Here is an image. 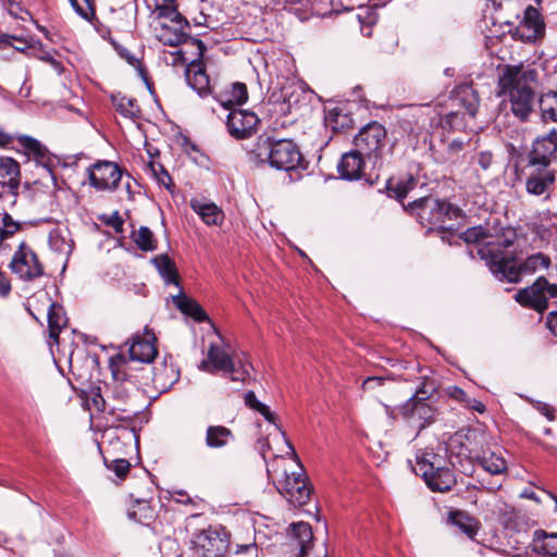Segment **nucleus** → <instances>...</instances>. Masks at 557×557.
Listing matches in <instances>:
<instances>
[{"instance_id": "1", "label": "nucleus", "mask_w": 557, "mask_h": 557, "mask_svg": "<svg viewBox=\"0 0 557 557\" xmlns=\"http://www.w3.org/2000/svg\"><path fill=\"white\" fill-rule=\"evenodd\" d=\"M491 238L479 247L478 255L485 260L490 271L498 281L517 283L522 275L533 274L539 270L547 269L550 264L549 258L540 252L518 263L505 251L513 244V237L496 236Z\"/></svg>"}, {"instance_id": "2", "label": "nucleus", "mask_w": 557, "mask_h": 557, "mask_svg": "<svg viewBox=\"0 0 557 557\" xmlns=\"http://www.w3.org/2000/svg\"><path fill=\"white\" fill-rule=\"evenodd\" d=\"M537 71L530 66L506 65L498 78L499 95L508 97L515 116L525 120L535 99Z\"/></svg>"}, {"instance_id": "3", "label": "nucleus", "mask_w": 557, "mask_h": 557, "mask_svg": "<svg viewBox=\"0 0 557 557\" xmlns=\"http://www.w3.org/2000/svg\"><path fill=\"white\" fill-rule=\"evenodd\" d=\"M251 158L260 164H268L277 171H285L292 176L298 170H305V159L299 147L290 139L259 137L251 150Z\"/></svg>"}, {"instance_id": "4", "label": "nucleus", "mask_w": 557, "mask_h": 557, "mask_svg": "<svg viewBox=\"0 0 557 557\" xmlns=\"http://www.w3.org/2000/svg\"><path fill=\"white\" fill-rule=\"evenodd\" d=\"M435 392V382L424 377L414 394L399 407L401 417L420 430L433 423L438 413L433 398Z\"/></svg>"}, {"instance_id": "5", "label": "nucleus", "mask_w": 557, "mask_h": 557, "mask_svg": "<svg viewBox=\"0 0 557 557\" xmlns=\"http://www.w3.org/2000/svg\"><path fill=\"white\" fill-rule=\"evenodd\" d=\"M417 474H420L426 486L433 492H448L456 484L453 471L444 465L441 456L431 450H424L417 455Z\"/></svg>"}, {"instance_id": "6", "label": "nucleus", "mask_w": 557, "mask_h": 557, "mask_svg": "<svg viewBox=\"0 0 557 557\" xmlns=\"http://www.w3.org/2000/svg\"><path fill=\"white\" fill-rule=\"evenodd\" d=\"M411 206L418 209L417 214L422 224L443 232L451 231L453 225L447 222L460 216V209L445 200L420 197Z\"/></svg>"}, {"instance_id": "7", "label": "nucleus", "mask_w": 557, "mask_h": 557, "mask_svg": "<svg viewBox=\"0 0 557 557\" xmlns=\"http://www.w3.org/2000/svg\"><path fill=\"white\" fill-rule=\"evenodd\" d=\"M201 369L210 373L222 372L230 374L232 381L245 383L249 377L251 364L243 363L240 360L235 362L226 346L211 344L208 349L207 359L201 362Z\"/></svg>"}, {"instance_id": "8", "label": "nucleus", "mask_w": 557, "mask_h": 557, "mask_svg": "<svg viewBox=\"0 0 557 557\" xmlns=\"http://www.w3.org/2000/svg\"><path fill=\"white\" fill-rule=\"evenodd\" d=\"M228 548V535L221 525H210L195 534L190 557H223Z\"/></svg>"}, {"instance_id": "9", "label": "nucleus", "mask_w": 557, "mask_h": 557, "mask_svg": "<svg viewBox=\"0 0 557 557\" xmlns=\"http://www.w3.org/2000/svg\"><path fill=\"white\" fill-rule=\"evenodd\" d=\"M450 101L457 110L447 113L445 120L454 128L465 127L463 120L466 115L473 119L480 107L476 90L468 84L457 86L451 91Z\"/></svg>"}, {"instance_id": "10", "label": "nucleus", "mask_w": 557, "mask_h": 557, "mask_svg": "<svg viewBox=\"0 0 557 557\" xmlns=\"http://www.w3.org/2000/svg\"><path fill=\"white\" fill-rule=\"evenodd\" d=\"M385 138V127L379 122L373 121L364 125L355 136L354 146L363 157L370 160L373 159L376 162L381 157Z\"/></svg>"}, {"instance_id": "11", "label": "nucleus", "mask_w": 557, "mask_h": 557, "mask_svg": "<svg viewBox=\"0 0 557 557\" xmlns=\"http://www.w3.org/2000/svg\"><path fill=\"white\" fill-rule=\"evenodd\" d=\"M553 298H557V284H549L544 276H540L531 286L519 290L515 296L520 305L537 312L546 310L548 300Z\"/></svg>"}, {"instance_id": "12", "label": "nucleus", "mask_w": 557, "mask_h": 557, "mask_svg": "<svg viewBox=\"0 0 557 557\" xmlns=\"http://www.w3.org/2000/svg\"><path fill=\"white\" fill-rule=\"evenodd\" d=\"M10 269L21 280L26 282L34 281L45 274L44 265L40 263L35 251L25 242L18 244V248L12 257Z\"/></svg>"}, {"instance_id": "13", "label": "nucleus", "mask_w": 557, "mask_h": 557, "mask_svg": "<svg viewBox=\"0 0 557 557\" xmlns=\"http://www.w3.org/2000/svg\"><path fill=\"white\" fill-rule=\"evenodd\" d=\"M277 491L294 506H302L307 504L310 497V488L307 484L306 478L296 472H284V478L278 480Z\"/></svg>"}, {"instance_id": "14", "label": "nucleus", "mask_w": 557, "mask_h": 557, "mask_svg": "<svg viewBox=\"0 0 557 557\" xmlns=\"http://www.w3.org/2000/svg\"><path fill=\"white\" fill-rule=\"evenodd\" d=\"M128 361L124 357L111 359L110 370L113 377V383L110 386L111 397L122 404H126L131 397V392L135 388V382L127 376L125 370Z\"/></svg>"}, {"instance_id": "15", "label": "nucleus", "mask_w": 557, "mask_h": 557, "mask_svg": "<svg viewBox=\"0 0 557 557\" xmlns=\"http://www.w3.org/2000/svg\"><path fill=\"white\" fill-rule=\"evenodd\" d=\"M121 177L122 172L119 165L111 161H98L88 168L90 185L99 190L115 189Z\"/></svg>"}, {"instance_id": "16", "label": "nucleus", "mask_w": 557, "mask_h": 557, "mask_svg": "<svg viewBox=\"0 0 557 557\" xmlns=\"http://www.w3.org/2000/svg\"><path fill=\"white\" fill-rule=\"evenodd\" d=\"M556 153L557 132L553 129L533 141L532 150L529 153V163L531 165L547 168L550 162L556 159Z\"/></svg>"}, {"instance_id": "17", "label": "nucleus", "mask_w": 557, "mask_h": 557, "mask_svg": "<svg viewBox=\"0 0 557 557\" xmlns=\"http://www.w3.org/2000/svg\"><path fill=\"white\" fill-rule=\"evenodd\" d=\"M258 123L259 119L253 112L242 109L231 110L226 120L228 133L237 139L251 136Z\"/></svg>"}, {"instance_id": "18", "label": "nucleus", "mask_w": 557, "mask_h": 557, "mask_svg": "<svg viewBox=\"0 0 557 557\" xmlns=\"http://www.w3.org/2000/svg\"><path fill=\"white\" fill-rule=\"evenodd\" d=\"M545 24L541 13L529 5L523 13V18L516 28V34L523 41L534 42L544 35Z\"/></svg>"}, {"instance_id": "19", "label": "nucleus", "mask_w": 557, "mask_h": 557, "mask_svg": "<svg viewBox=\"0 0 557 557\" xmlns=\"http://www.w3.org/2000/svg\"><path fill=\"white\" fill-rule=\"evenodd\" d=\"M154 336L147 332L144 336L136 334L128 342V355L131 361L150 363L157 356Z\"/></svg>"}, {"instance_id": "20", "label": "nucleus", "mask_w": 557, "mask_h": 557, "mask_svg": "<svg viewBox=\"0 0 557 557\" xmlns=\"http://www.w3.org/2000/svg\"><path fill=\"white\" fill-rule=\"evenodd\" d=\"M21 147L25 150L28 158H33L35 162L46 169L50 174L54 168V157L49 152L39 140L27 135L17 137Z\"/></svg>"}, {"instance_id": "21", "label": "nucleus", "mask_w": 557, "mask_h": 557, "mask_svg": "<svg viewBox=\"0 0 557 557\" xmlns=\"http://www.w3.org/2000/svg\"><path fill=\"white\" fill-rule=\"evenodd\" d=\"M289 545L297 550L296 557H306L312 547V529L307 522H296L290 524L288 533Z\"/></svg>"}, {"instance_id": "22", "label": "nucleus", "mask_w": 557, "mask_h": 557, "mask_svg": "<svg viewBox=\"0 0 557 557\" xmlns=\"http://www.w3.org/2000/svg\"><path fill=\"white\" fill-rule=\"evenodd\" d=\"M190 208L208 226H220L223 224L225 214L214 202L205 199H191Z\"/></svg>"}, {"instance_id": "23", "label": "nucleus", "mask_w": 557, "mask_h": 557, "mask_svg": "<svg viewBox=\"0 0 557 557\" xmlns=\"http://www.w3.org/2000/svg\"><path fill=\"white\" fill-rule=\"evenodd\" d=\"M186 81L201 97L213 92L214 87L210 85L209 76L201 61H193L187 66Z\"/></svg>"}, {"instance_id": "24", "label": "nucleus", "mask_w": 557, "mask_h": 557, "mask_svg": "<svg viewBox=\"0 0 557 557\" xmlns=\"http://www.w3.org/2000/svg\"><path fill=\"white\" fill-rule=\"evenodd\" d=\"M363 158V154L359 153L357 149L344 153L337 165L341 178L347 181L359 180L364 165Z\"/></svg>"}, {"instance_id": "25", "label": "nucleus", "mask_w": 557, "mask_h": 557, "mask_svg": "<svg viewBox=\"0 0 557 557\" xmlns=\"http://www.w3.org/2000/svg\"><path fill=\"white\" fill-rule=\"evenodd\" d=\"M216 102L226 110H235L234 107L242 106L248 98L247 87L244 83H234L230 88L220 92H211Z\"/></svg>"}, {"instance_id": "26", "label": "nucleus", "mask_w": 557, "mask_h": 557, "mask_svg": "<svg viewBox=\"0 0 557 557\" xmlns=\"http://www.w3.org/2000/svg\"><path fill=\"white\" fill-rule=\"evenodd\" d=\"M465 143L455 138L450 141L443 143L441 148H431L433 159L440 164H456L463 156Z\"/></svg>"}, {"instance_id": "27", "label": "nucleus", "mask_w": 557, "mask_h": 557, "mask_svg": "<svg viewBox=\"0 0 557 557\" xmlns=\"http://www.w3.org/2000/svg\"><path fill=\"white\" fill-rule=\"evenodd\" d=\"M24 224L14 220L7 211L0 212V255H7L11 250L10 240L24 230Z\"/></svg>"}, {"instance_id": "28", "label": "nucleus", "mask_w": 557, "mask_h": 557, "mask_svg": "<svg viewBox=\"0 0 557 557\" xmlns=\"http://www.w3.org/2000/svg\"><path fill=\"white\" fill-rule=\"evenodd\" d=\"M20 163L11 157H0V186L16 194L20 187Z\"/></svg>"}, {"instance_id": "29", "label": "nucleus", "mask_w": 557, "mask_h": 557, "mask_svg": "<svg viewBox=\"0 0 557 557\" xmlns=\"http://www.w3.org/2000/svg\"><path fill=\"white\" fill-rule=\"evenodd\" d=\"M49 247L59 255H62L67 260L74 247V242L71 238L69 228L54 227L50 231L48 236Z\"/></svg>"}, {"instance_id": "30", "label": "nucleus", "mask_w": 557, "mask_h": 557, "mask_svg": "<svg viewBox=\"0 0 557 557\" xmlns=\"http://www.w3.org/2000/svg\"><path fill=\"white\" fill-rule=\"evenodd\" d=\"M173 302L183 314L191 318L195 322L200 323L209 320L201 306L196 300L183 294L182 287H180V293L173 296Z\"/></svg>"}, {"instance_id": "31", "label": "nucleus", "mask_w": 557, "mask_h": 557, "mask_svg": "<svg viewBox=\"0 0 557 557\" xmlns=\"http://www.w3.org/2000/svg\"><path fill=\"white\" fill-rule=\"evenodd\" d=\"M234 441V434L231 429L218 424L209 425L206 430L205 442L211 449H221Z\"/></svg>"}, {"instance_id": "32", "label": "nucleus", "mask_w": 557, "mask_h": 557, "mask_svg": "<svg viewBox=\"0 0 557 557\" xmlns=\"http://www.w3.org/2000/svg\"><path fill=\"white\" fill-rule=\"evenodd\" d=\"M532 550L536 554L557 556V533H547L543 530H536L531 543Z\"/></svg>"}, {"instance_id": "33", "label": "nucleus", "mask_w": 557, "mask_h": 557, "mask_svg": "<svg viewBox=\"0 0 557 557\" xmlns=\"http://www.w3.org/2000/svg\"><path fill=\"white\" fill-rule=\"evenodd\" d=\"M555 183V174L550 171L530 174L525 187L529 194L541 196L545 194Z\"/></svg>"}, {"instance_id": "34", "label": "nucleus", "mask_w": 557, "mask_h": 557, "mask_svg": "<svg viewBox=\"0 0 557 557\" xmlns=\"http://www.w3.org/2000/svg\"><path fill=\"white\" fill-rule=\"evenodd\" d=\"M66 323L67 319L63 307L57 302H51L48 310L49 337L58 343L60 332Z\"/></svg>"}, {"instance_id": "35", "label": "nucleus", "mask_w": 557, "mask_h": 557, "mask_svg": "<svg viewBox=\"0 0 557 557\" xmlns=\"http://www.w3.org/2000/svg\"><path fill=\"white\" fill-rule=\"evenodd\" d=\"M478 463L490 474H502L507 470V461L500 454L494 451L483 453L476 457Z\"/></svg>"}, {"instance_id": "36", "label": "nucleus", "mask_w": 557, "mask_h": 557, "mask_svg": "<svg viewBox=\"0 0 557 557\" xmlns=\"http://www.w3.org/2000/svg\"><path fill=\"white\" fill-rule=\"evenodd\" d=\"M174 3L175 1L164 2L162 0H158V2H156V12L158 16L170 20L173 25L178 27L189 26L188 21L177 11Z\"/></svg>"}, {"instance_id": "37", "label": "nucleus", "mask_w": 557, "mask_h": 557, "mask_svg": "<svg viewBox=\"0 0 557 557\" xmlns=\"http://www.w3.org/2000/svg\"><path fill=\"white\" fill-rule=\"evenodd\" d=\"M153 263L156 264L160 275L164 280L165 284H174L178 288L181 287L178 284L177 271L174 262L166 256L160 255L153 259Z\"/></svg>"}, {"instance_id": "38", "label": "nucleus", "mask_w": 557, "mask_h": 557, "mask_svg": "<svg viewBox=\"0 0 557 557\" xmlns=\"http://www.w3.org/2000/svg\"><path fill=\"white\" fill-rule=\"evenodd\" d=\"M189 26H175L173 25V30L171 32V26L162 25V33L159 35L160 41L170 47H175L181 45L188 37L187 29Z\"/></svg>"}, {"instance_id": "39", "label": "nucleus", "mask_w": 557, "mask_h": 557, "mask_svg": "<svg viewBox=\"0 0 557 557\" xmlns=\"http://www.w3.org/2000/svg\"><path fill=\"white\" fill-rule=\"evenodd\" d=\"M112 101L115 110L124 117L133 121L139 117L140 110L135 100L124 96H113Z\"/></svg>"}, {"instance_id": "40", "label": "nucleus", "mask_w": 557, "mask_h": 557, "mask_svg": "<svg viewBox=\"0 0 557 557\" xmlns=\"http://www.w3.org/2000/svg\"><path fill=\"white\" fill-rule=\"evenodd\" d=\"M540 109L545 121H557V91H548L540 98Z\"/></svg>"}, {"instance_id": "41", "label": "nucleus", "mask_w": 557, "mask_h": 557, "mask_svg": "<svg viewBox=\"0 0 557 557\" xmlns=\"http://www.w3.org/2000/svg\"><path fill=\"white\" fill-rule=\"evenodd\" d=\"M30 58L47 62L59 75L64 71L62 62L57 60L51 51L46 50L40 40L35 41V49L32 51Z\"/></svg>"}, {"instance_id": "42", "label": "nucleus", "mask_w": 557, "mask_h": 557, "mask_svg": "<svg viewBox=\"0 0 557 557\" xmlns=\"http://www.w3.org/2000/svg\"><path fill=\"white\" fill-rule=\"evenodd\" d=\"M448 520L451 524L456 525L463 534H466L469 539H473L476 534V530L473 525V520L469 516L465 515L461 511H450L448 515Z\"/></svg>"}, {"instance_id": "43", "label": "nucleus", "mask_w": 557, "mask_h": 557, "mask_svg": "<svg viewBox=\"0 0 557 557\" xmlns=\"http://www.w3.org/2000/svg\"><path fill=\"white\" fill-rule=\"evenodd\" d=\"M133 240L143 251H153L157 248V240L153 233L147 226H140L132 234Z\"/></svg>"}, {"instance_id": "44", "label": "nucleus", "mask_w": 557, "mask_h": 557, "mask_svg": "<svg viewBox=\"0 0 557 557\" xmlns=\"http://www.w3.org/2000/svg\"><path fill=\"white\" fill-rule=\"evenodd\" d=\"M147 174H149L160 186L170 188L172 178L164 166L151 159L145 168Z\"/></svg>"}, {"instance_id": "45", "label": "nucleus", "mask_w": 557, "mask_h": 557, "mask_svg": "<svg viewBox=\"0 0 557 557\" xmlns=\"http://www.w3.org/2000/svg\"><path fill=\"white\" fill-rule=\"evenodd\" d=\"M350 119L339 108H332L326 111L325 124L334 132L343 131L349 126Z\"/></svg>"}, {"instance_id": "46", "label": "nucleus", "mask_w": 557, "mask_h": 557, "mask_svg": "<svg viewBox=\"0 0 557 557\" xmlns=\"http://www.w3.org/2000/svg\"><path fill=\"white\" fill-rule=\"evenodd\" d=\"M418 184L419 178L414 177L412 174H408L406 177L399 180L394 187H391V190L398 199H404Z\"/></svg>"}, {"instance_id": "47", "label": "nucleus", "mask_w": 557, "mask_h": 557, "mask_svg": "<svg viewBox=\"0 0 557 557\" xmlns=\"http://www.w3.org/2000/svg\"><path fill=\"white\" fill-rule=\"evenodd\" d=\"M69 1L71 3V7L76 12V14L85 21L91 22L96 17L95 8L92 5L91 0H82V3L78 0Z\"/></svg>"}, {"instance_id": "48", "label": "nucleus", "mask_w": 557, "mask_h": 557, "mask_svg": "<svg viewBox=\"0 0 557 557\" xmlns=\"http://www.w3.org/2000/svg\"><path fill=\"white\" fill-rule=\"evenodd\" d=\"M460 238L468 244H476L481 240L488 239L490 236L486 230L482 225H479L467 228L461 233Z\"/></svg>"}, {"instance_id": "49", "label": "nucleus", "mask_w": 557, "mask_h": 557, "mask_svg": "<svg viewBox=\"0 0 557 557\" xmlns=\"http://www.w3.org/2000/svg\"><path fill=\"white\" fill-rule=\"evenodd\" d=\"M104 465L109 470L113 471L119 479H124L131 469L129 461L123 458L109 461L104 457Z\"/></svg>"}, {"instance_id": "50", "label": "nucleus", "mask_w": 557, "mask_h": 557, "mask_svg": "<svg viewBox=\"0 0 557 557\" xmlns=\"http://www.w3.org/2000/svg\"><path fill=\"white\" fill-rule=\"evenodd\" d=\"M2 5L3 9L7 10L8 13L16 20L25 21V16H23L22 13H25V15L28 17L32 16V14L15 0H2Z\"/></svg>"}, {"instance_id": "51", "label": "nucleus", "mask_w": 557, "mask_h": 557, "mask_svg": "<svg viewBox=\"0 0 557 557\" xmlns=\"http://www.w3.org/2000/svg\"><path fill=\"white\" fill-rule=\"evenodd\" d=\"M110 413L115 417L119 421H133L134 417L138 413L137 410H133L129 408H122L117 406H112L110 409Z\"/></svg>"}, {"instance_id": "52", "label": "nucleus", "mask_w": 557, "mask_h": 557, "mask_svg": "<svg viewBox=\"0 0 557 557\" xmlns=\"http://www.w3.org/2000/svg\"><path fill=\"white\" fill-rule=\"evenodd\" d=\"M531 404L540 413L545 416L549 421L555 420V409L549 404L540 400H531Z\"/></svg>"}, {"instance_id": "53", "label": "nucleus", "mask_w": 557, "mask_h": 557, "mask_svg": "<svg viewBox=\"0 0 557 557\" xmlns=\"http://www.w3.org/2000/svg\"><path fill=\"white\" fill-rule=\"evenodd\" d=\"M447 394L449 395L450 398L457 400L458 403L462 404L463 406H466L468 399H469V396L467 395V393L460 388L459 386H449L447 388Z\"/></svg>"}, {"instance_id": "54", "label": "nucleus", "mask_w": 557, "mask_h": 557, "mask_svg": "<svg viewBox=\"0 0 557 557\" xmlns=\"http://www.w3.org/2000/svg\"><path fill=\"white\" fill-rule=\"evenodd\" d=\"M13 41L26 42V38L8 34L0 35V50L7 49L9 47L13 48Z\"/></svg>"}, {"instance_id": "55", "label": "nucleus", "mask_w": 557, "mask_h": 557, "mask_svg": "<svg viewBox=\"0 0 557 557\" xmlns=\"http://www.w3.org/2000/svg\"><path fill=\"white\" fill-rule=\"evenodd\" d=\"M493 154L488 150H483L478 153V163L482 170H487L492 165Z\"/></svg>"}, {"instance_id": "56", "label": "nucleus", "mask_w": 557, "mask_h": 557, "mask_svg": "<svg viewBox=\"0 0 557 557\" xmlns=\"http://www.w3.org/2000/svg\"><path fill=\"white\" fill-rule=\"evenodd\" d=\"M236 554H246L249 557H257L258 554V546L256 543L245 544V545H237Z\"/></svg>"}, {"instance_id": "57", "label": "nucleus", "mask_w": 557, "mask_h": 557, "mask_svg": "<svg viewBox=\"0 0 557 557\" xmlns=\"http://www.w3.org/2000/svg\"><path fill=\"white\" fill-rule=\"evenodd\" d=\"M114 47L119 55L126 60L128 64L136 65V63H138V59L134 54H132L126 48L120 45H114Z\"/></svg>"}, {"instance_id": "58", "label": "nucleus", "mask_w": 557, "mask_h": 557, "mask_svg": "<svg viewBox=\"0 0 557 557\" xmlns=\"http://www.w3.org/2000/svg\"><path fill=\"white\" fill-rule=\"evenodd\" d=\"M385 382L384 377L381 376H369L367 377L362 383V388L364 391L367 389H373L377 386H382Z\"/></svg>"}, {"instance_id": "59", "label": "nucleus", "mask_w": 557, "mask_h": 557, "mask_svg": "<svg viewBox=\"0 0 557 557\" xmlns=\"http://www.w3.org/2000/svg\"><path fill=\"white\" fill-rule=\"evenodd\" d=\"M11 292V283L7 274L0 269V296L5 297Z\"/></svg>"}, {"instance_id": "60", "label": "nucleus", "mask_w": 557, "mask_h": 557, "mask_svg": "<svg viewBox=\"0 0 557 557\" xmlns=\"http://www.w3.org/2000/svg\"><path fill=\"white\" fill-rule=\"evenodd\" d=\"M35 41L34 39H26V42H22L23 46H14L13 49L15 51L22 52L30 58L32 51L35 49Z\"/></svg>"}, {"instance_id": "61", "label": "nucleus", "mask_w": 557, "mask_h": 557, "mask_svg": "<svg viewBox=\"0 0 557 557\" xmlns=\"http://www.w3.org/2000/svg\"><path fill=\"white\" fill-rule=\"evenodd\" d=\"M245 404H246L248 407H250V408L255 409L256 411L258 410V408H260V407L263 405V403H261V401H259V400L257 399V397H256L255 393H253V392H251V391H250V392H247V393L245 394Z\"/></svg>"}, {"instance_id": "62", "label": "nucleus", "mask_w": 557, "mask_h": 557, "mask_svg": "<svg viewBox=\"0 0 557 557\" xmlns=\"http://www.w3.org/2000/svg\"><path fill=\"white\" fill-rule=\"evenodd\" d=\"M546 325L548 330L557 336V310L552 311L546 319Z\"/></svg>"}, {"instance_id": "63", "label": "nucleus", "mask_w": 557, "mask_h": 557, "mask_svg": "<svg viewBox=\"0 0 557 557\" xmlns=\"http://www.w3.org/2000/svg\"><path fill=\"white\" fill-rule=\"evenodd\" d=\"M465 407L470 408L479 413H483L485 411L484 404L481 403L480 400L471 398V397H469Z\"/></svg>"}, {"instance_id": "64", "label": "nucleus", "mask_w": 557, "mask_h": 557, "mask_svg": "<svg viewBox=\"0 0 557 557\" xmlns=\"http://www.w3.org/2000/svg\"><path fill=\"white\" fill-rule=\"evenodd\" d=\"M14 141V136L0 129V148H9Z\"/></svg>"}]
</instances>
